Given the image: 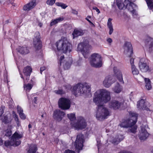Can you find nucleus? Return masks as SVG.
I'll return each mask as SVG.
<instances>
[{"instance_id":"1","label":"nucleus","mask_w":153,"mask_h":153,"mask_svg":"<svg viewBox=\"0 0 153 153\" xmlns=\"http://www.w3.org/2000/svg\"><path fill=\"white\" fill-rule=\"evenodd\" d=\"M110 99V93L105 89L98 90L94 93L93 101L98 106L96 117L98 120H101L106 119L110 115L108 109L103 105Z\"/></svg>"},{"instance_id":"2","label":"nucleus","mask_w":153,"mask_h":153,"mask_svg":"<svg viewBox=\"0 0 153 153\" xmlns=\"http://www.w3.org/2000/svg\"><path fill=\"white\" fill-rule=\"evenodd\" d=\"M131 117L130 119L123 122L119 126L123 128L129 127L128 132L135 133L137 128L135 124L137 121V114L135 113H131Z\"/></svg>"},{"instance_id":"3","label":"nucleus","mask_w":153,"mask_h":153,"mask_svg":"<svg viewBox=\"0 0 153 153\" xmlns=\"http://www.w3.org/2000/svg\"><path fill=\"white\" fill-rule=\"evenodd\" d=\"M91 86L88 84H78L74 86L72 93L75 95H87L91 92Z\"/></svg>"},{"instance_id":"4","label":"nucleus","mask_w":153,"mask_h":153,"mask_svg":"<svg viewBox=\"0 0 153 153\" xmlns=\"http://www.w3.org/2000/svg\"><path fill=\"white\" fill-rule=\"evenodd\" d=\"M56 45L58 50L62 51L64 53L71 51V45L66 38H62L56 42Z\"/></svg>"},{"instance_id":"5","label":"nucleus","mask_w":153,"mask_h":153,"mask_svg":"<svg viewBox=\"0 0 153 153\" xmlns=\"http://www.w3.org/2000/svg\"><path fill=\"white\" fill-rule=\"evenodd\" d=\"M91 49V47L88 44L87 40H85L79 43L77 47V51H80L85 58H87Z\"/></svg>"},{"instance_id":"6","label":"nucleus","mask_w":153,"mask_h":153,"mask_svg":"<svg viewBox=\"0 0 153 153\" xmlns=\"http://www.w3.org/2000/svg\"><path fill=\"white\" fill-rule=\"evenodd\" d=\"M22 137V134L16 132L12 136L10 141H6L4 144L6 146H17L19 145L21 143L19 139Z\"/></svg>"},{"instance_id":"7","label":"nucleus","mask_w":153,"mask_h":153,"mask_svg":"<svg viewBox=\"0 0 153 153\" xmlns=\"http://www.w3.org/2000/svg\"><path fill=\"white\" fill-rule=\"evenodd\" d=\"M90 63L91 65L95 68H100L102 66L101 56L98 53L92 54L91 57Z\"/></svg>"},{"instance_id":"8","label":"nucleus","mask_w":153,"mask_h":153,"mask_svg":"<svg viewBox=\"0 0 153 153\" xmlns=\"http://www.w3.org/2000/svg\"><path fill=\"white\" fill-rule=\"evenodd\" d=\"M59 107L62 110H68L71 107V101L67 98L62 97L60 98L58 102Z\"/></svg>"},{"instance_id":"9","label":"nucleus","mask_w":153,"mask_h":153,"mask_svg":"<svg viewBox=\"0 0 153 153\" xmlns=\"http://www.w3.org/2000/svg\"><path fill=\"white\" fill-rule=\"evenodd\" d=\"M87 126L85 120L82 117H80L77 122L72 124L73 127L76 129H81L85 128Z\"/></svg>"},{"instance_id":"10","label":"nucleus","mask_w":153,"mask_h":153,"mask_svg":"<svg viewBox=\"0 0 153 153\" xmlns=\"http://www.w3.org/2000/svg\"><path fill=\"white\" fill-rule=\"evenodd\" d=\"M124 53L127 57H130L133 53L132 45L129 42H126L123 46Z\"/></svg>"},{"instance_id":"11","label":"nucleus","mask_w":153,"mask_h":153,"mask_svg":"<svg viewBox=\"0 0 153 153\" xmlns=\"http://www.w3.org/2000/svg\"><path fill=\"white\" fill-rule=\"evenodd\" d=\"M83 141V136L81 134L77 135L75 141L74 146L76 149L78 151L81 150L82 149Z\"/></svg>"},{"instance_id":"12","label":"nucleus","mask_w":153,"mask_h":153,"mask_svg":"<svg viewBox=\"0 0 153 153\" xmlns=\"http://www.w3.org/2000/svg\"><path fill=\"white\" fill-rule=\"evenodd\" d=\"M139 67L140 70L143 72L150 71L148 65L145 62L144 58L140 59L139 63Z\"/></svg>"},{"instance_id":"13","label":"nucleus","mask_w":153,"mask_h":153,"mask_svg":"<svg viewBox=\"0 0 153 153\" xmlns=\"http://www.w3.org/2000/svg\"><path fill=\"white\" fill-rule=\"evenodd\" d=\"M124 101H122L114 100H111L109 103V107L114 109H119L121 107H123L124 105Z\"/></svg>"},{"instance_id":"14","label":"nucleus","mask_w":153,"mask_h":153,"mask_svg":"<svg viewBox=\"0 0 153 153\" xmlns=\"http://www.w3.org/2000/svg\"><path fill=\"white\" fill-rule=\"evenodd\" d=\"M33 44L37 49H39L41 47V43L40 41V33L38 32L35 33L33 39Z\"/></svg>"},{"instance_id":"15","label":"nucleus","mask_w":153,"mask_h":153,"mask_svg":"<svg viewBox=\"0 0 153 153\" xmlns=\"http://www.w3.org/2000/svg\"><path fill=\"white\" fill-rule=\"evenodd\" d=\"M64 57V56H62L60 57L59 64L61 65V64L63 63V67L65 70L68 69L70 68L71 65L72 63V59L71 58L69 59L68 60H66L63 61V59Z\"/></svg>"},{"instance_id":"16","label":"nucleus","mask_w":153,"mask_h":153,"mask_svg":"<svg viewBox=\"0 0 153 153\" xmlns=\"http://www.w3.org/2000/svg\"><path fill=\"white\" fill-rule=\"evenodd\" d=\"M149 135V134L148 132L145 128L142 126L139 134V137L141 140H144L146 139Z\"/></svg>"},{"instance_id":"17","label":"nucleus","mask_w":153,"mask_h":153,"mask_svg":"<svg viewBox=\"0 0 153 153\" xmlns=\"http://www.w3.org/2000/svg\"><path fill=\"white\" fill-rule=\"evenodd\" d=\"M113 71L114 76L117 78L120 82L121 83L124 84L122 74L120 70L117 67H114L113 68Z\"/></svg>"},{"instance_id":"18","label":"nucleus","mask_w":153,"mask_h":153,"mask_svg":"<svg viewBox=\"0 0 153 153\" xmlns=\"http://www.w3.org/2000/svg\"><path fill=\"white\" fill-rule=\"evenodd\" d=\"M114 82L112 76H106L103 82V85L106 88H109Z\"/></svg>"},{"instance_id":"19","label":"nucleus","mask_w":153,"mask_h":153,"mask_svg":"<svg viewBox=\"0 0 153 153\" xmlns=\"http://www.w3.org/2000/svg\"><path fill=\"white\" fill-rule=\"evenodd\" d=\"M65 113L59 110H56L54 111V117L59 121H60L65 115Z\"/></svg>"},{"instance_id":"20","label":"nucleus","mask_w":153,"mask_h":153,"mask_svg":"<svg viewBox=\"0 0 153 153\" xmlns=\"http://www.w3.org/2000/svg\"><path fill=\"white\" fill-rule=\"evenodd\" d=\"M137 107V108L139 109L147 111L149 110V108L146 107V102L145 100L143 99H141L140 101H138Z\"/></svg>"},{"instance_id":"21","label":"nucleus","mask_w":153,"mask_h":153,"mask_svg":"<svg viewBox=\"0 0 153 153\" xmlns=\"http://www.w3.org/2000/svg\"><path fill=\"white\" fill-rule=\"evenodd\" d=\"M36 5L35 1L33 0L25 5L23 7L24 10H29L33 8Z\"/></svg>"},{"instance_id":"22","label":"nucleus","mask_w":153,"mask_h":153,"mask_svg":"<svg viewBox=\"0 0 153 153\" xmlns=\"http://www.w3.org/2000/svg\"><path fill=\"white\" fill-rule=\"evenodd\" d=\"M32 69L30 66H27L25 68L23 73L26 76V80L29 79V76L32 72Z\"/></svg>"},{"instance_id":"23","label":"nucleus","mask_w":153,"mask_h":153,"mask_svg":"<svg viewBox=\"0 0 153 153\" xmlns=\"http://www.w3.org/2000/svg\"><path fill=\"white\" fill-rule=\"evenodd\" d=\"M17 51L22 54L25 55L29 53V50L28 48L26 47H18L17 49Z\"/></svg>"},{"instance_id":"24","label":"nucleus","mask_w":153,"mask_h":153,"mask_svg":"<svg viewBox=\"0 0 153 153\" xmlns=\"http://www.w3.org/2000/svg\"><path fill=\"white\" fill-rule=\"evenodd\" d=\"M136 7H137L136 5L133 3L132 2L130 3L128 7V10L133 15H137V13L135 10V8H136Z\"/></svg>"},{"instance_id":"25","label":"nucleus","mask_w":153,"mask_h":153,"mask_svg":"<svg viewBox=\"0 0 153 153\" xmlns=\"http://www.w3.org/2000/svg\"><path fill=\"white\" fill-rule=\"evenodd\" d=\"M84 33V31L81 29L74 30L72 35L73 36V38L77 37L79 36H82Z\"/></svg>"},{"instance_id":"26","label":"nucleus","mask_w":153,"mask_h":153,"mask_svg":"<svg viewBox=\"0 0 153 153\" xmlns=\"http://www.w3.org/2000/svg\"><path fill=\"white\" fill-rule=\"evenodd\" d=\"M112 19L111 18H109L107 22V25L109 29V34L111 35L113 32V29L111 21Z\"/></svg>"},{"instance_id":"27","label":"nucleus","mask_w":153,"mask_h":153,"mask_svg":"<svg viewBox=\"0 0 153 153\" xmlns=\"http://www.w3.org/2000/svg\"><path fill=\"white\" fill-rule=\"evenodd\" d=\"M124 138V137L122 135L119 136L118 138H115L112 140V142L114 144H117L120 141L122 140Z\"/></svg>"},{"instance_id":"28","label":"nucleus","mask_w":153,"mask_h":153,"mask_svg":"<svg viewBox=\"0 0 153 153\" xmlns=\"http://www.w3.org/2000/svg\"><path fill=\"white\" fill-rule=\"evenodd\" d=\"M117 5L118 8L120 10L125 8L124 4H123V0H116Z\"/></svg>"},{"instance_id":"29","label":"nucleus","mask_w":153,"mask_h":153,"mask_svg":"<svg viewBox=\"0 0 153 153\" xmlns=\"http://www.w3.org/2000/svg\"><path fill=\"white\" fill-rule=\"evenodd\" d=\"M122 88L119 83H117L114 87L113 88V90L114 91L117 93H120L122 90Z\"/></svg>"},{"instance_id":"30","label":"nucleus","mask_w":153,"mask_h":153,"mask_svg":"<svg viewBox=\"0 0 153 153\" xmlns=\"http://www.w3.org/2000/svg\"><path fill=\"white\" fill-rule=\"evenodd\" d=\"M37 147L35 145H32L30 147V149L27 153H36V151Z\"/></svg>"},{"instance_id":"31","label":"nucleus","mask_w":153,"mask_h":153,"mask_svg":"<svg viewBox=\"0 0 153 153\" xmlns=\"http://www.w3.org/2000/svg\"><path fill=\"white\" fill-rule=\"evenodd\" d=\"M144 80L146 83V88L148 90H150L152 88V86L150 79L148 78H145Z\"/></svg>"},{"instance_id":"32","label":"nucleus","mask_w":153,"mask_h":153,"mask_svg":"<svg viewBox=\"0 0 153 153\" xmlns=\"http://www.w3.org/2000/svg\"><path fill=\"white\" fill-rule=\"evenodd\" d=\"M33 85L32 84L28 83L27 84H24V90L26 91L27 92H29L31 89Z\"/></svg>"},{"instance_id":"33","label":"nucleus","mask_w":153,"mask_h":153,"mask_svg":"<svg viewBox=\"0 0 153 153\" xmlns=\"http://www.w3.org/2000/svg\"><path fill=\"white\" fill-rule=\"evenodd\" d=\"M148 6L150 9L153 11V0H146Z\"/></svg>"},{"instance_id":"34","label":"nucleus","mask_w":153,"mask_h":153,"mask_svg":"<svg viewBox=\"0 0 153 153\" xmlns=\"http://www.w3.org/2000/svg\"><path fill=\"white\" fill-rule=\"evenodd\" d=\"M132 72L134 75H137L139 73V71L138 69L135 66H132L131 67Z\"/></svg>"},{"instance_id":"35","label":"nucleus","mask_w":153,"mask_h":153,"mask_svg":"<svg viewBox=\"0 0 153 153\" xmlns=\"http://www.w3.org/2000/svg\"><path fill=\"white\" fill-rule=\"evenodd\" d=\"M67 116L68 118L71 121L75 120L76 119L75 115L74 114L71 113L68 114Z\"/></svg>"},{"instance_id":"36","label":"nucleus","mask_w":153,"mask_h":153,"mask_svg":"<svg viewBox=\"0 0 153 153\" xmlns=\"http://www.w3.org/2000/svg\"><path fill=\"white\" fill-rule=\"evenodd\" d=\"M55 4L57 6L60 7L64 9H65L68 6L62 2H56Z\"/></svg>"},{"instance_id":"37","label":"nucleus","mask_w":153,"mask_h":153,"mask_svg":"<svg viewBox=\"0 0 153 153\" xmlns=\"http://www.w3.org/2000/svg\"><path fill=\"white\" fill-rule=\"evenodd\" d=\"M10 121V119H9L7 116H4L2 119V122L5 124L9 123Z\"/></svg>"},{"instance_id":"38","label":"nucleus","mask_w":153,"mask_h":153,"mask_svg":"<svg viewBox=\"0 0 153 153\" xmlns=\"http://www.w3.org/2000/svg\"><path fill=\"white\" fill-rule=\"evenodd\" d=\"M4 134H5L4 136H10L11 134V131L10 129H7L4 131Z\"/></svg>"},{"instance_id":"39","label":"nucleus","mask_w":153,"mask_h":153,"mask_svg":"<svg viewBox=\"0 0 153 153\" xmlns=\"http://www.w3.org/2000/svg\"><path fill=\"white\" fill-rule=\"evenodd\" d=\"M55 92L56 94H64L65 93V91H63L62 89L59 90H56L55 91Z\"/></svg>"},{"instance_id":"40","label":"nucleus","mask_w":153,"mask_h":153,"mask_svg":"<svg viewBox=\"0 0 153 153\" xmlns=\"http://www.w3.org/2000/svg\"><path fill=\"white\" fill-rule=\"evenodd\" d=\"M56 0H48L46 1L48 4L50 5H53L55 2Z\"/></svg>"},{"instance_id":"41","label":"nucleus","mask_w":153,"mask_h":153,"mask_svg":"<svg viewBox=\"0 0 153 153\" xmlns=\"http://www.w3.org/2000/svg\"><path fill=\"white\" fill-rule=\"evenodd\" d=\"M64 19V18L62 17H59L57 19H55V22H56V23H58L60 22L63 21Z\"/></svg>"},{"instance_id":"42","label":"nucleus","mask_w":153,"mask_h":153,"mask_svg":"<svg viewBox=\"0 0 153 153\" xmlns=\"http://www.w3.org/2000/svg\"><path fill=\"white\" fill-rule=\"evenodd\" d=\"M64 19V18L62 17H59L57 19H55V22H56V23H58L60 22L63 21Z\"/></svg>"},{"instance_id":"43","label":"nucleus","mask_w":153,"mask_h":153,"mask_svg":"<svg viewBox=\"0 0 153 153\" xmlns=\"http://www.w3.org/2000/svg\"><path fill=\"white\" fill-rule=\"evenodd\" d=\"M124 1V2L123 3V4H124L125 8L127 7V6L128 4H129L131 2L128 0H123Z\"/></svg>"},{"instance_id":"44","label":"nucleus","mask_w":153,"mask_h":153,"mask_svg":"<svg viewBox=\"0 0 153 153\" xmlns=\"http://www.w3.org/2000/svg\"><path fill=\"white\" fill-rule=\"evenodd\" d=\"M17 111L19 114H20L23 112V110L19 106H17Z\"/></svg>"},{"instance_id":"45","label":"nucleus","mask_w":153,"mask_h":153,"mask_svg":"<svg viewBox=\"0 0 153 153\" xmlns=\"http://www.w3.org/2000/svg\"><path fill=\"white\" fill-rule=\"evenodd\" d=\"M81 59H79L77 62L74 63V65L76 66H79L81 65Z\"/></svg>"},{"instance_id":"46","label":"nucleus","mask_w":153,"mask_h":153,"mask_svg":"<svg viewBox=\"0 0 153 153\" xmlns=\"http://www.w3.org/2000/svg\"><path fill=\"white\" fill-rule=\"evenodd\" d=\"M20 118L23 120H24L26 118V116L24 114L23 112L19 114Z\"/></svg>"},{"instance_id":"47","label":"nucleus","mask_w":153,"mask_h":153,"mask_svg":"<svg viewBox=\"0 0 153 153\" xmlns=\"http://www.w3.org/2000/svg\"><path fill=\"white\" fill-rule=\"evenodd\" d=\"M149 51L151 52L153 51V43H151L149 47Z\"/></svg>"},{"instance_id":"48","label":"nucleus","mask_w":153,"mask_h":153,"mask_svg":"<svg viewBox=\"0 0 153 153\" xmlns=\"http://www.w3.org/2000/svg\"><path fill=\"white\" fill-rule=\"evenodd\" d=\"M64 87L65 88L66 91H68V90H70L71 88V86L69 85H66Z\"/></svg>"},{"instance_id":"49","label":"nucleus","mask_w":153,"mask_h":153,"mask_svg":"<svg viewBox=\"0 0 153 153\" xmlns=\"http://www.w3.org/2000/svg\"><path fill=\"white\" fill-rule=\"evenodd\" d=\"M64 153H75L74 151L69 149L66 150Z\"/></svg>"},{"instance_id":"50","label":"nucleus","mask_w":153,"mask_h":153,"mask_svg":"<svg viewBox=\"0 0 153 153\" xmlns=\"http://www.w3.org/2000/svg\"><path fill=\"white\" fill-rule=\"evenodd\" d=\"M130 63L131 65V67H132V66H135L134 65V59L133 58H131L130 60Z\"/></svg>"},{"instance_id":"51","label":"nucleus","mask_w":153,"mask_h":153,"mask_svg":"<svg viewBox=\"0 0 153 153\" xmlns=\"http://www.w3.org/2000/svg\"><path fill=\"white\" fill-rule=\"evenodd\" d=\"M56 22H55V19L52 20V21L51 22V23H50V26H52L56 24Z\"/></svg>"},{"instance_id":"52","label":"nucleus","mask_w":153,"mask_h":153,"mask_svg":"<svg viewBox=\"0 0 153 153\" xmlns=\"http://www.w3.org/2000/svg\"><path fill=\"white\" fill-rule=\"evenodd\" d=\"M72 13L74 14L77 15L78 14V11L72 9Z\"/></svg>"},{"instance_id":"53","label":"nucleus","mask_w":153,"mask_h":153,"mask_svg":"<svg viewBox=\"0 0 153 153\" xmlns=\"http://www.w3.org/2000/svg\"><path fill=\"white\" fill-rule=\"evenodd\" d=\"M46 69V68L45 67H42L40 68V73L42 74V72L44 71Z\"/></svg>"},{"instance_id":"54","label":"nucleus","mask_w":153,"mask_h":153,"mask_svg":"<svg viewBox=\"0 0 153 153\" xmlns=\"http://www.w3.org/2000/svg\"><path fill=\"white\" fill-rule=\"evenodd\" d=\"M13 115L14 118L18 117V115L16 114L14 111L13 112Z\"/></svg>"},{"instance_id":"55","label":"nucleus","mask_w":153,"mask_h":153,"mask_svg":"<svg viewBox=\"0 0 153 153\" xmlns=\"http://www.w3.org/2000/svg\"><path fill=\"white\" fill-rule=\"evenodd\" d=\"M107 41L108 43H111L112 42V39L110 38H108L107 39Z\"/></svg>"},{"instance_id":"56","label":"nucleus","mask_w":153,"mask_h":153,"mask_svg":"<svg viewBox=\"0 0 153 153\" xmlns=\"http://www.w3.org/2000/svg\"><path fill=\"white\" fill-rule=\"evenodd\" d=\"M133 94L132 92H131V94H130V98L131 100H132L133 99Z\"/></svg>"},{"instance_id":"57","label":"nucleus","mask_w":153,"mask_h":153,"mask_svg":"<svg viewBox=\"0 0 153 153\" xmlns=\"http://www.w3.org/2000/svg\"><path fill=\"white\" fill-rule=\"evenodd\" d=\"M10 3H11L13 6L14 7V6H17V4H15L13 2H12V0H10Z\"/></svg>"},{"instance_id":"58","label":"nucleus","mask_w":153,"mask_h":153,"mask_svg":"<svg viewBox=\"0 0 153 153\" xmlns=\"http://www.w3.org/2000/svg\"><path fill=\"white\" fill-rule=\"evenodd\" d=\"M3 140L1 138H0V145H2L3 144Z\"/></svg>"},{"instance_id":"59","label":"nucleus","mask_w":153,"mask_h":153,"mask_svg":"<svg viewBox=\"0 0 153 153\" xmlns=\"http://www.w3.org/2000/svg\"><path fill=\"white\" fill-rule=\"evenodd\" d=\"M86 19L87 20V21H88L91 24L94 25L87 18H86Z\"/></svg>"},{"instance_id":"60","label":"nucleus","mask_w":153,"mask_h":153,"mask_svg":"<svg viewBox=\"0 0 153 153\" xmlns=\"http://www.w3.org/2000/svg\"><path fill=\"white\" fill-rule=\"evenodd\" d=\"M33 101H34V102L35 103H36V101H37V99H36V97H34V100H33Z\"/></svg>"},{"instance_id":"61","label":"nucleus","mask_w":153,"mask_h":153,"mask_svg":"<svg viewBox=\"0 0 153 153\" xmlns=\"http://www.w3.org/2000/svg\"><path fill=\"white\" fill-rule=\"evenodd\" d=\"M95 8H94V9H95L97 12H98V13H100V11L99 9H98L96 7H95Z\"/></svg>"},{"instance_id":"62","label":"nucleus","mask_w":153,"mask_h":153,"mask_svg":"<svg viewBox=\"0 0 153 153\" xmlns=\"http://www.w3.org/2000/svg\"><path fill=\"white\" fill-rule=\"evenodd\" d=\"M14 119L16 122L19 121L18 117L14 118Z\"/></svg>"},{"instance_id":"63","label":"nucleus","mask_w":153,"mask_h":153,"mask_svg":"<svg viewBox=\"0 0 153 153\" xmlns=\"http://www.w3.org/2000/svg\"><path fill=\"white\" fill-rule=\"evenodd\" d=\"M32 127V126L30 124H29L28 125V128L29 129V130H30V129Z\"/></svg>"},{"instance_id":"64","label":"nucleus","mask_w":153,"mask_h":153,"mask_svg":"<svg viewBox=\"0 0 153 153\" xmlns=\"http://www.w3.org/2000/svg\"><path fill=\"white\" fill-rule=\"evenodd\" d=\"M16 123L17 125L18 126H20V122L19 121H18L17 122H16Z\"/></svg>"}]
</instances>
